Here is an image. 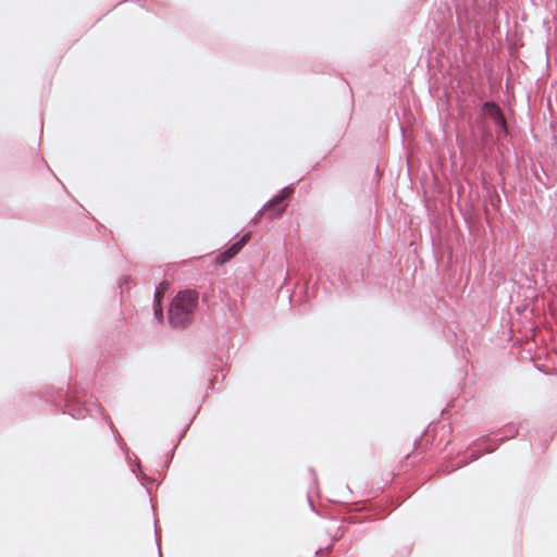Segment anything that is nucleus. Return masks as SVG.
<instances>
[{
	"label": "nucleus",
	"instance_id": "f257e3e1",
	"mask_svg": "<svg viewBox=\"0 0 557 557\" xmlns=\"http://www.w3.org/2000/svg\"><path fill=\"white\" fill-rule=\"evenodd\" d=\"M198 293L191 289L181 290L172 299L168 320L173 327H184L191 322L194 312L198 306Z\"/></svg>",
	"mask_w": 557,
	"mask_h": 557
},
{
	"label": "nucleus",
	"instance_id": "f03ea898",
	"mask_svg": "<svg viewBox=\"0 0 557 557\" xmlns=\"http://www.w3.org/2000/svg\"><path fill=\"white\" fill-rule=\"evenodd\" d=\"M294 193L293 185L284 187L280 190L278 194H276L273 198H271L263 207L260 209L256 216L253 218V221H257L260 215H262L263 211L269 212V216L271 219H275L280 216L287 208V203L285 202L288 198L292 197Z\"/></svg>",
	"mask_w": 557,
	"mask_h": 557
},
{
	"label": "nucleus",
	"instance_id": "7ed1b4c3",
	"mask_svg": "<svg viewBox=\"0 0 557 557\" xmlns=\"http://www.w3.org/2000/svg\"><path fill=\"white\" fill-rule=\"evenodd\" d=\"M502 432H503V436H500L496 442L484 441V443L486 444L484 449H482V450H473L471 453V455H470V459L469 460H460V461H458L457 465H456V468H461V467L468 465L469 462L479 459L484 454H488V453H492V451L496 450L498 445L502 442H504V441H506V440H508L510 437L516 436L518 434V429L515 425H507Z\"/></svg>",
	"mask_w": 557,
	"mask_h": 557
},
{
	"label": "nucleus",
	"instance_id": "20e7f679",
	"mask_svg": "<svg viewBox=\"0 0 557 557\" xmlns=\"http://www.w3.org/2000/svg\"><path fill=\"white\" fill-rule=\"evenodd\" d=\"M82 398L83 396L75 394L65 400V411L74 419H84L90 410L82 404Z\"/></svg>",
	"mask_w": 557,
	"mask_h": 557
},
{
	"label": "nucleus",
	"instance_id": "39448f33",
	"mask_svg": "<svg viewBox=\"0 0 557 557\" xmlns=\"http://www.w3.org/2000/svg\"><path fill=\"white\" fill-rule=\"evenodd\" d=\"M250 236H251V233L250 232H247L245 233L240 239H238L237 242H235L234 244H232L223 253H222V257H223V261H228L231 260L232 258H234L239 251L240 249L248 243V240L250 239Z\"/></svg>",
	"mask_w": 557,
	"mask_h": 557
},
{
	"label": "nucleus",
	"instance_id": "423d86ee",
	"mask_svg": "<svg viewBox=\"0 0 557 557\" xmlns=\"http://www.w3.org/2000/svg\"><path fill=\"white\" fill-rule=\"evenodd\" d=\"M481 111L484 115L490 116L494 123L505 117L500 107L494 101H485L481 107Z\"/></svg>",
	"mask_w": 557,
	"mask_h": 557
},
{
	"label": "nucleus",
	"instance_id": "0eeeda50",
	"mask_svg": "<svg viewBox=\"0 0 557 557\" xmlns=\"http://www.w3.org/2000/svg\"><path fill=\"white\" fill-rule=\"evenodd\" d=\"M494 124L496 126V134L499 138L506 137L508 135L506 117L499 120V122H496Z\"/></svg>",
	"mask_w": 557,
	"mask_h": 557
},
{
	"label": "nucleus",
	"instance_id": "6e6552de",
	"mask_svg": "<svg viewBox=\"0 0 557 557\" xmlns=\"http://www.w3.org/2000/svg\"><path fill=\"white\" fill-rule=\"evenodd\" d=\"M168 283H161L154 290V302L162 304Z\"/></svg>",
	"mask_w": 557,
	"mask_h": 557
},
{
	"label": "nucleus",
	"instance_id": "1a4fd4ad",
	"mask_svg": "<svg viewBox=\"0 0 557 557\" xmlns=\"http://www.w3.org/2000/svg\"><path fill=\"white\" fill-rule=\"evenodd\" d=\"M107 422H108V424H109V426H110V429H111V431H112V433H113V435H114V437H115V440H116L117 444L120 445V447H121L122 449H127V448H126V445H125V444L123 443V441H122V437H121V435H120L119 431L115 429V426L113 425V422L110 420V418H109V417H107Z\"/></svg>",
	"mask_w": 557,
	"mask_h": 557
},
{
	"label": "nucleus",
	"instance_id": "9d476101",
	"mask_svg": "<svg viewBox=\"0 0 557 557\" xmlns=\"http://www.w3.org/2000/svg\"><path fill=\"white\" fill-rule=\"evenodd\" d=\"M153 313H154V318L158 322H161L163 320L162 304L153 302Z\"/></svg>",
	"mask_w": 557,
	"mask_h": 557
},
{
	"label": "nucleus",
	"instance_id": "9b49d317",
	"mask_svg": "<svg viewBox=\"0 0 557 557\" xmlns=\"http://www.w3.org/2000/svg\"><path fill=\"white\" fill-rule=\"evenodd\" d=\"M136 467L138 468V470H141V463L137 458H136Z\"/></svg>",
	"mask_w": 557,
	"mask_h": 557
},
{
	"label": "nucleus",
	"instance_id": "f8f14e48",
	"mask_svg": "<svg viewBox=\"0 0 557 557\" xmlns=\"http://www.w3.org/2000/svg\"><path fill=\"white\" fill-rule=\"evenodd\" d=\"M156 536L158 537V529H154Z\"/></svg>",
	"mask_w": 557,
	"mask_h": 557
}]
</instances>
